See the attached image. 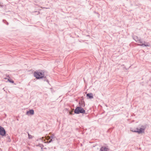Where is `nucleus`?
Wrapping results in <instances>:
<instances>
[{
    "label": "nucleus",
    "mask_w": 151,
    "mask_h": 151,
    "mask_svg": "<svg viewBox=\"0 0 151 151\" xmlns=\"http://www.w3.org/2000/svg\"><path fill=\"white\" fill-rule=\"evenodd\" d=\"M34 76L37 79L42 78L44 77V74L42 71H36L34 73Z\"/></svg>",
    "instance_id": "nucleus-1"
},
{
    "label": "nucleus",
    "mask_w": 151,
    "mask_h": 151,
    "mask_svg": "<svg viewBox=\"0 0 151 151\" xmlns=\"http://www.w3.org/2000/svg\"><path fill=\"white\" fill-rule=\"evenodd\" d=\"M74 113L76 114H79V113L84 114L85 113V111L81 107L78 106L76 108L74 111Z\"/></svg>",
    "instance_id": "nucleus-2"
},
{
    "label": "nucleus",
    "mask_w": 151,
    "mask_h": 151,
    "mask_svg": "<svg viewBox=\"0 0 151 151\" xmlns=\"http://www.w3.org/2000/svg\"><path fill=\"white\" fill-rule=\"evenodd\" d=\"M145 130L144 129H143L142 128H140L139 129L138 128H136V130H132V131L134 132H137L139 134H140L141 133H142L144 132Z\"/></svg>",
    "instance_id": "nucleus-3"
},
{
    "label": "nucleus",
    "mask_w": 151,
    "mask_h": 151,
    "mask_svg": "<svg viewBox=\"0 0 151 151\" xmlns=\"http://www.w3.org/2000/svg\"><path fill=\"white\" fill-rule=\"evenodd\" d=\"M6 134L5 131L3 127L0 126V135L4 136Z\"/></svg>",
    "instance_id": "nucleus-4"
},
{
    "label": "nucleus",
    "mask_w": 151,
    "mask_h": 151,
    "mask_svg": "<svg viewBox=\"0 0 151 151\" xmlns=\"http://www.w3.org/2000/svg\"><path fill=\"white\" fill-rule=\"evenodd\" d=\"M109 149L108 147L106 146H102L100 149V151H108Z\"/></svg>",
    "instance_id": "nucleus-5"
},
{
    "label": "nucleus",
    "mask_w": 151,
    "mask_h": 151,
    "mask_svg": "<svg viewBox=\"0 0 151 151\" xmlns=\"http://www.w3.org/2000/svg\"><path fill=\"white\" fill-rule=\"evenodd\" d=\"M30 114L31 115H33L34 114V111L33 110H30L27 112V114Z\"/></svg>",
    "instance_id": "nucleus-6"
},
{
    "label": "nucleus",
    "mask_w": 151,
    "mask_h": 151,
    "mask_svg": "<svg viewBox=\"0 0 151 151\" xmlns=\"http://www.w3.org/2000/svg\"><path fill=\"white\" fill-rule=\"evenodd\" d=\"M139 45L144 46L146 47L149 46V43H148L144 42V43H143L142 44H138Z\"/></svg>",
    "instance_id": "nucleus-7"
},
{
    "label": "nucleus",
    "mask_w": 151,
    "mask_h": 151,
    "mask_svg": "<svg viewBox=\"0 0 151 151\" xmlns=\"http://www.w3.org/2000/svg\"><path fill=\"white\" fill-rule=\"evenodd\" d=\"M86 96L90 99H93V94L91 93L87 94Z\"/></svg>",
    "instance_id": "nucleus-8"
},
{
    "label": "nucleus",
    "mask_w": 151,
    "mask_h": 151,
    "mask_svg": "<svg viewBox=\"0 0 151 151\" xmlns=\"http://www.w3.org/2000/svg\"><path fill=\"white\" fill-rule=\"evenodd\" d=\"M132 37L133 39L134 40L137 42L139 39V37L137 36H133Z\"/></svg>",
    "instance_id": "nucleus-9"
},
{
    "label": "nucleus",
    "mask_w": 151,
    "mask_h": 151,
    "mask_svg": "<svg viewBox=\"0 0 151 151\" xmlns=\"http://www.w3.org/2000/svg\"><path fill=\"white\" fill-rule=\"evenodd\" d=\"M137 43H140L141 44H143V42L142 41V40H140V39H139V40L137 42Z\"/></svg>",
    "instance_id": "nucleus-10"
},
{
    "label": "nucleus",
    "mask_w": 151,
    "mask_h": 151,
    "mask_svg": "<svg viewBox=\"0 0 151 151\" xmlns=\"http://www.w3.org/2000/svg\"><path fill=\"white\" fill-rule=\"evenodd\" d=\"M28 133V138L29 139H32V136L30 135L29 133L28 132L27 133Z\"/></svg>",
    "instance_id": "nucleus-11"
},
{
    "label": "nucleus",
    "mask_w": 151,
    "mask_h": 151,
    "mask_svg": "<svg viewBox=\"0 0 151 151\" xmlns=\"http://www.w3.org/2000/svg\"><path fill=\"white\" fill-rule=\"evenodd\" d=\"M8 81L11 83H14V81L11 79H8Z\"/></svg>",
    "instance_id": "nucleus-12"
},
{
    "label": "nucleus",
    "mask_w": 151,
    "mask_h": 151,
    "mask_svg": "<svg viewBox=\"0 0 151 151\" xmlns=\"http://www.w3.org/2000/svg\"><path fill=\"white\" fill-rule=\"evenodd\" d=\"M55 137V135L54 134H52V135L51 136V137L52 138V139H53Z\"/></svg>",
    "instance_id": "nucleus-13"
},
{
    "label": "nucleus",
    "mask_w": 151,
    "mask_h": 151,
    "mask_svg": "<svg viewBox=\"0 0 151 151\" xmlns=\"http://www.w3.org/2000/svg\"><path fill=\"white\" fill-rule=\"evenodd\" d=\"M52 141V139H51L48 142V143H50Z\"/></svg>",
    "instance_id": "nucleus-14"
},
{
    "label": "nucleus",
    "mask_w": 151,
    "mask_h": 151,
    "mask_svg": "<svg viewBox=\"0 0 151 151\" xmlns=\"http://www.w3.org/2000/svg\"><path fill=\"white\" fill-rule=\"evenodd\" d=\"M2 3L0 1V6H2Z\"/></svg>",
    "instance_id": "nucleus-15"
},
{
    "label": "nucleus",
    "mask_w": 151,
    "mask_h": 151,
    "mask_svg": "<svg viewBox=\"0 0 151 151\" xmlns=\"http://www.w3.org/2000/svg\"><path fill=\"white\" fill-rule=\"evenodd\" d=\"M47 82H48V80H47Z\"/></svg>",
    "instance_id": "nucleus-16"
},
{
    "label": "nucleus",
    "mask_w": 151,
    "mask_h": 151,
    "mask_svg": "<svg viewBox=\"0 0 151 151\" xmlns=\"http://www.w3.org/2000/svg\"><path fill=\"white\" fill-rule=\"evenodd\" d=\"M7 25H8V22H7Z\"/></svg>",
    "instance_id": "nucleus-17"
},
{
    "label": "nucleus",
    "mask_w": 151,
    "mask_h": 151,
    "mask_svg": "<svg viewBox=\"0 0 151 151\" xmlns=\"http://www.w3.org/2000/svg\"><path fill=\"white\" fill-rule=\"evenodd\" d=\"M4 21H5V20H3V22H4Z\"/></svg>",
    "instance_id": "nucleus-18"
}]
</instances>
